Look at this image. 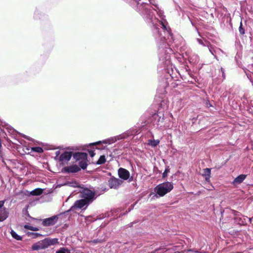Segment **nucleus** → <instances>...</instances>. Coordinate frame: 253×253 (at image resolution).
<instances>
[{
  "instance_id": "nucleus-24",
  "label": "nucleus",
  "mask_w": 253,
  "mask_h": 253,
  "mask_svg": "<svg viewBox=\"0 0 253 253\" xmlns=\"http://www.w3.org/2000/svg\"><path fill=\"white\" fill-rule=\"evenodd\" d=\"M48 242H49V246L51 245H54L56 243H57V239H49L48 238Z\"/></svg>"
},
{
  "instance_id": "nucleus-17",
  "label": "nucleus",
  "mask_w": 253,
  "mask_h": 253,
  "mask_svg": "<svg viewBox=\"0 0 253 253\" xmlns=\"http://www.w3.org/2000/svg\"><path fill=\"white\" fill-rule=\"evenodd\" d=\"M42 190L40 188L36 189L31 192V194L34 196H39L42 194Z\"/></svg>"
},
{
  "instance_id": "nucleus-26",
  "label": "nucleus",
  "mask_w": 253,
  "mask_h": 253,
  "mask_svg": "<svg viewBox=\"0 0 253 253\" xmlns=\"http://www.w3.org/2000/svg\"><path fill=\"white\" fill-rule=\"evenodd\" d=\"M169 172V169L168 168L166 169L163 173V177L165 178V177H167Z\"/></svg>"
},
{
  "instance_id": "nucleus-25",
  "label": "nucleus",
  "mask_w": 253,
  "mask_h": 253,
  "mask_svg": "<svg viewBox=\"0 0 253 253\" xmlns=\"http://www.w3.org/2000/svg\"><path fill=\"white\" fill-rule=\"evenodd\" d=\"M239 32L241 35H244L245 34V30L243 28L242 23L241 22L239 28Z\"/></svg>"
},
{
  "instance_id": "nucleus-32",
  "label": "nucleus",
  "mask_w": 253,
  "mask_h": 253,
  "mask_svg": "<svg viewBox=\"0 0 253 253\" xmlns=\"http://www.w3.org/2000/svg\"><path fill=\"white\" fill-rule=\"evenodd\" d=\"M92 242L95 243V244H96V243L101 242V240H98V239H95V240L92 241Z\"/></svg>"
},
{
  "instance_id": "nucleus-29",
  "label": "nucleus",
  "mask_w": 253,
  "mask_h": 253,
  "mask_svg": "<svg viewBox=\"0 0 253 253\" xmlns=\"http://www.w3.org/2000/svg\"><path fill=\"white\" fill-rule=\"evenodd\" d=\"M32 227L33 226H30L29 225H24V228H25L26 229L30 230H32Z\"/></svg>"
},
{
  "instance_id": "nucleus-43",
  "label": "nucleus",
  "mask_w": 253,
  "mask_h": 253,
  "mask_svg": "<svg viewBox=\"0 0 253 253\" xmlns=\"http://www.w3.org/2000/svg\"><path fill=\"white\" fill-rule=\"evenodd\" d=\"M75 253H78L77 252H76Z\"/></svg>"
},
{
  "instance_id": "nucleus-23",
  "label": "nucleus",
  "mask_w": 253,
  "mask_h": 253,
  "mask_svg": "<svg viewBox=\"0 0 253 253\" xmlns=\"http://www.w3.org/2000/svg\"><path fill=\"white\" fill-rule=\"evenodd\" d=\"M56 253H71L70 251L65 248H62L58 251H57Z\"/></svg>"
},
{
  "instance_id": "nucleus-34",
  "label": "nucleus",
  "mask_w": 253,
  "mask_h": 253,
  "mask_svg": "<svg viewBox=\"0 0 253 253\" xmlns=\"http://www.w3.org/2000/svg\"><path fill=\"white\" fill-rule=\"evenodd\" d=\"M32 231H37L39 230V229L37 227H32Z\"/></svg>"
},
{
  "instance_id": "nucleus-9",
  "label": "nucleus",
  "mask_w": 253,
  "mask_h": 253,
  "mask_svg": "<svg viewBox=\"0 0 253 253\" xmlns=\"http://www.w3.org/2000/svg\"><path fill=\"white\" fill-rule=\"evenodd\" d=\"M89 205V203L82 198L81 200L76 201L75 202L74 205L71 207V209L75 208L82 209L84 207H85V209Z\"/></svg>"
},
{
  "instance_id": "nucleus-41",
  "label": "nucleus",
  "mask_w": 253,
  "mask_h": 253,
  "mask_svg": "<svg viewBox=\"0 0 253 253\" xmlns=\"http://www.w3.org/2000/svg\"><path fill=\"white\" fill-rule=\"evenodd\" d=\"M196 253H200L199 252H196Z\"/></svg>"
},
{
  "instance_id": "nucleus-35",
  "label": "nucleus",
  "mask_w": 253,
  "mask_h": 253,
  "mask_svg": "<svg viewBox=\"0 0 253 253\" xmlns=\"http://www.w3.org/2000/svg\"><path fill=\"white\" fill-rule=\"evenodd\" d=\"M5 124L0 121V126H5Z\"/></svg>"
},
{
  "instance_id": "nucleus-6",
  "label": "nucleus",
  "mask_w": 253,
  "mask_h": 253,
  "mask_svg": "<svg viewBox=\"0 0 253 253\" xmlns=\"http://www.w3.org/2000/svg\"><path fill=\"white\" fill-rule=\"evenodd\" d=\"M73 156V153L70 151H65L62 153L58 158L59 162L62 164L67 163Z\"/></svg>"
},
{
  "instance_id": "nucleus-12",
  "label": "nucleus",
  "mask_w": 253,
  "mask_h": 253,
  "mask_svg": "<svg viewBox=\"0 0 253 253\" xmlns=\"http://www.w3.org/2000/svg\"><path fill=\"white\" fill-rule=\"evenodd\" d=\"M4 202L0 201V221H3L7 217L5 209L3 207Z\"/></svg>"
},
{
  "instance_id": "nucleus-28",
  "label": "nucleus",
  "mask_w": 253,
  "mask_h": 253,
  "mask_svg": "<svg viewBox=\"0 0 253 253\" xmlns=\"http://www.w3.org/2000/svg\"><path fill=\"white\" fill-rule=\"evenodd\" d=\"M88 152L91 157H93L95 155V153L93 150H89Z\"/></svg>"
},
{
  "instance_id": "nucleus-27",
  "label": "nucleus",
  "mask_w": 253,
  "mask_h": 253,
  "mask_svg": "<svg viewBox=\"0 0 253 253\" xmlns=\"http://www.w3.org/2000/svg\"><path fill=\"white\" fill-rule=\"evenodd\" d=\"M33 235L34 238L38 237V236L40 235V234L38 233H29V235Z\"/></svg>"
},
{
  "instance_id": "nucleus-14",
  "label": "nucleus",
  "mask_w": 253,
  "mask_h": 253,
  "mask_svg": "<svg viewBox=\"0 0 253 253\" xmlns=\"http://www.w3.org/2000/svg\"><path fill=\"white\" fill-rule=\"evenodd\" d=\"M211 169L210 168H206L203 169V173L202 175L205 177L206 181L209 182L211 177Z\"/></svg>"
},
{
  "instance_id": "nucleus-39",
  "label": "nucleus",
  "mask_w": 253,
  "mask_h": 253,
  "mask_svg": "<svg viewBox=\"0 0 253 253\" xmlns=\"http://www.w3.org/2000/svg\"><path fill=\"white\" fill-rule=\"evenodd\" d=\"M10 127H6V128L7 129V130H8L9 129V130H11V129H9Z\"/></svg>"
},
{
  "instance_id": "nucleus-2",
  "label": "nucleus",
  "mask_w": 253,
  "mask_h": 253,
  "mask_svg": "<svg viewBox=\"0 0 253 253\" xmlns=\"http://www.w3.org/2000/svg\"><path fill=\"white\" fill-rule=\"evenodd\" d=\"M173 188V184L170 182H166L158 184L155 188V192L159 197H163L170 192Z\"/></svg>"
},
{
  "instance_id": "nucleus-22",
  "label": "nucleus",
  "mask_w": 253,
  "mask_h": 253,
  "mask_svg": "<svg viewBox=\"0 0 253 253\" xmlns=\"http://www.w3.org/2000/svg\"><path fill=\"white\" fill-rule=\"evenodd\" d=\"M32 249L34 251L39 250L42 249L40 242L34 244L32 246Z\"/></svg>"
},
{
  "instance_id": "nucleus-4",
  "label": "nucleus",
  "mask_w": 253,
  "mask_h": 253,
  "mask_svg": "<svg viewBox=\"0 0 253 253\" xmlns=\"http://www.w3.org/2000/svg\"><path fill=\"white\" fill-rule=\"evenodd\" d=\"M80 197L90 204L96 199L95 193L88 189H83L80 193Z\"/></svg>"
},
{
  "instance_id": "nucleus-19",
  "label": "nucleus",
  "mask_w": 253,
  "mask_h": 253,
  "mask_svg": "<svg viewBox=\"0 0 253 253\" xmlns=\"http://www.w3.org/2000/svg\"><path fill=\"white\" fill-rule=\"evenodd\" d=\"M10 234L12 236V237L15 239L16 240H18V241H20V240H22V238L18 235L15 231H14L13 230H11V232H10Z\"/></svg>"
},
{
  "instance_id": "nucleus-10",
  "label": "nucleus",
  "mask_w": 253,
  "mask_h": 253,
  "mask_svg": "<svg viewBox=\"0 0 253 253\" xmlns=\"http://www.w3.org/2000/svg\"><path fill=\"white\" fill-rule=\"evenodd\" d=\"M118 175L120 178L125 180H127L130 176L129 172L126 169L122 168L118 169Z\"/></svg>"
},
{
  "instance_id": "nucleus-5",
  "label": "nucleus",
  "mask_w": 253,
  "mask_h": 253,
  "mask_svg": "<svg viewBox=\"0 0 253 253\" xmlns=\"http://www.w3.org/2000/svg\"><path fill=\"white\" fill-rule=\"evenodd\" d=\"M125 138V136L123 135H119L116 136L112 137L110 138H109L108 139L103 140L102 141H99L97 142H96L95 143H93L92 144H91V145H96L101 143H104V144H111L116 141H117L118 140L123 139Z\"/></svg>"
},
{
  "instance_id": "nucleus-20",
  "label": "nucleus",
  "mask_w": 253,
  "mask_h": 253,
  "mask_svg": "<svg viewBox=\"0 0 253 253\" xmlns=\"http://www.w3.org/2000/svg\"><path fill=\"white\" fill-rule=\"evenodd\" d=\"M106 161L105 156L104 155H102L96 162V164L98 165L103 164L106 162Z\"/></svg>"
},
{
  "instance_id": "nucleus-18",
  "label": "nucleus",
  "mask_w": 253,
  "mask_h": 253,
  "mask_svg": "<svg viewBox=\"0 0 253 253\" xmlns=\"http://www.w3.org/2000/svg\"><path fill=\"white\" fill-rule=\"evenodd\" d=\"M209 49L210 51V52L213 55H214V57L216 58V54L220 51V50L218 48H213L211 46H210L209 47Z\"/></svg>"
},
{
  "instance_id": "nucleus-13",
  "label": "nucleus",
  "mask_w": 253,
  "mask_h": 253,
  "mask_svg": "<svg viewBox=\"0 0 253 253\" xmlns=\"http://www.w3.org/2000/svg\"><path fill=\"white\" fill-rule=\"evenodd\" d=\"M246 176L245 174H240L234 179L232 183L234 185L240 184L245 179Z\"/></svg>"
},
{
  "instance_id": "nucleus-11",
  "label": "nucleus",
  "mask_w": 253,
  "mask_h": 253,
  "mask_svg": "<svg viewBox=\"0 0 253 253\" xmlns=\"http://www.w3.org/2000/svg\"><path fill=\"white\" fill-rule=\"evenodd\" d=\"M81 167L77 165H71L64 168V171L67 173H76L81 170Z\"/></svg>"
},
{
  "instance_id": "nucleus-38",
  "label": "nucleus",
  "mask_w": 253,
  "mask_h": 253,
  "mask_svg": "<svg viewBox=\"0 0 253 253\" xmlns=\"http://www.w3.org/2000/svg\"><path fill=\"white\" fill-rule=\"evenodd\" d=\"M221 71L222 72V75H223V76H224V72L223 71V69L222 68H221Z\"/></svg>"
},
{
  "instance_id": "nucleus-21",
  "label": "nucleus",
  "mask_w": 253,
  "mask_h": 253,
  "mask_svg": "<svg viewBox=\"0 0 253 253\" xmlns=\"http://www.w3.org/2000/svg\"><path fill=\"white\" fill-rule=\"evenodd\" d=\"M31 150L32 151L38 152L39 153H41L43 152L42 148L40 147H32L31 148Z\"/></svg>"
},
{
  "instance_id": "nucleus-40",
  "label": "nucleus",
  "mask_w": 253,
  "mask_h": 253,
  "mask_svg": "<svg viewBox=\"0 0 253 253\" xmlns=\"http://www.w3.org/2000/svg\"><path fill=\"white\" fill-rule=\"evenodd\" d=\"M30 218H32V219H33L36 220V219H35V218H33V217H30Z\"/></svg>"
},
{
  "instance_id": "nucleus-8",
  "label": "nucleus",
  "mask_w": 253,
  "mask_h": 253,
  "mask_svg": "<svg viewBox=\"0 0 253 253\" xmlns=\"http://www.w3.org/2000/svg\"><path fill=\"white\" fill-rule=\"evenodd\" d=\"M58 217L57 215H54L50 217L44 219L42 224L44 226H49L54 225L58 220Z\"/></svg>"
},
{
  "instance_id": "nucleus-16",
  "label": "nucleus",
  "mask_w": 253,
  "mask_h": 253,
  "mask_svg": "<svg viewBox=\"0 0 253 253\" xmlns=\"http://www.w3.org/2000/svg\"><path fill=\"white\" fill-rule=\"evenodd\" d=\"M148 144L152 147H156L160 143V140L158 139L157 140H148Z\"/></svg>"
},
{
  "instance_id": "nucleus-15",
  "label": "nucleus",
  "mask_w": 253,
  "mask_h": 253,
  "mask_svg": "<svg viewBox=\"0 0 253 253\" xmlns=\"http://www.w3.org/2000/svg\"><path fill=\"white\" fill-rule=\"evenodd\" d=\"M49 242H48V238H46L41 242H40L42 249L47 248L49 247Z\"/></svg>"
},
{
  "instance_id": "nucleus-31",
  "label": "nucleus",
  "mask_w": 253,
  "mask_h": 253,
  "mask_svg": "<svg viewBox=\"0 0 253 253\" xmlns=\"http://www.w3.org/2000/svg\"><path fill=\"white\" fill-rule=\"evenodd\" d=\"M206 105L208 108L212 106V105L210 103V102L209 101H206Z\"/></svg>"
},
{
  "instance_id": "nucleus-7",
  "label": "nucleus",
  "mask_w": 253,
  "mask_h": 253,
  "mask_svg": "<svg viewBox=\"0 0 253 253\" xmlns=\"http://www.w3.org/2000/svg\"><path fill=\"white\" fill-rule=\"evenodd\" d=\"M122 183V180L115 177H111L108 181L109 186L111 188L115 189H118Z\"/></svg>"
},
{
  "instance_id": "nucleus-30",
  "label": "nucleus",
  "mask_w": 253,
  "mask_h": 253,
  "mask_svg": "<svg viewBox=\"0 0 253 253\" xmlns=\"http://www.w3.org/2000/svg\"><path fill=\"white\" fill-rule=\"evenodd\" d=\"M23 137H24V138H25V139H26L28 140H30V141H33V139L31 137H29V136H27V135H23Z\"/></svg>"
},
{
  "instance_id": "nucleus-33",
  "label": "nucleus",
  "mask_w": 253,
  "mask_h": 253,
  "mask_svg": "<svg viewBox=\"0 0 253 253\" xmlns=\"http://www.w3.org/2000/svg\"><path fill=\"white\" fill-rule=\"evenodd\" d=\"M189 58L190 62L195 63L197 61V59H195V60L194 61V59H192L191 57H189Z\"/></svg>"
},
{
  "instance_id": "nucleus-3",
  "label": "nucleus",
  "mask_w": 253,
  "mask_h": 253,
  "mask_svg": "<svg viewBox=\"0 0 253 253\" xmlns=\"http://www.w3.org/2000/svg\"><path fill=\"white\" fill-rule=\"evenodd\" d=\"M73 158L76 161H79L80 167L83 169H85L87 166V154L84 152H76L73 154Z\"/></svg>"
},
{
  "instance_id": "nucleus-36",
  "label": "nucleus",
  "mask_w": 253,
  "mask_h": 253,
  "mask_svg": "<svg viewBox=\"0 0 253 253\" xmlns=\"http://www.w3.org/2000/svg\"><path fill=\"white\" fill-rule=\"evenodd\" d=\"M197 41H198V42H199L200 44H202V45H204V43H203V41H202L201 40H200V39H197Z\"/></svg>"
},
{
  "instance_id": "nucleus-42",
  "label": "nucleus",
  "mask_w": 253,
  "mask_h": 253,
  "mask_svg": "<svg viewBox=\"0 0 253 253\" xmlns=\"http://www.w3.org/2000/svg\"><path fill=\"white\" fill-rule=\"evenodd\" d=\"M252 85H253V82H252Z\"/></svg>"
},
{
  "instance_id": "nucleus-1",
  "label": "nucleus",
  "mask_w": 253,
  "mask_h": 253,
  "mask_svg": "<svg viewBox=\"0 0 253 253\" xmlns=\"http://www.w3.org/2000/svg\"><path fill=\"white\" fill-rule=\"evenodd\" d=\"M167 109V106L162 107V103L160 104L157 113L155 111H148L142 117L144 120L148 118L147 120L144 121L146 125L152 123L153 126L159 125L158 123L162 122L164 119V113Z\"/></svg>"
},
{
  "instance_id": "nucleus-37",
  "label": "nucleus",
  "mask_w": 253,
  "mask_h": 253,
  "mask_svg": "<svg viewBox=\"0 0 253 253\" xmlns=\"http://www.w3.org/2000/svg\"><path fill=\"white\" fill-rule=\"evenodd\" d=\"M59 154H60L59 151H57L56 152V157H58L59 156Z\"/></svg>"
}]
</instances>
